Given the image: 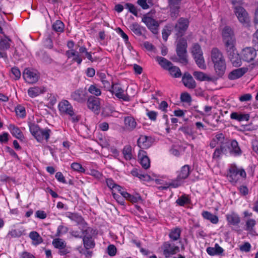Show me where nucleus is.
I'll return each instance as SVG.
<instances>
[{"instance_id": "nucleus-15", "label": "nucleus", "mask_w": 258, "mask_h": 258, "mask_svg": "<svg viewBox=\"0 0 258 258\" xmlns=\"http://www.w3.org/2000/svg\"><path fill=\"white\" fill-rule=\"evenodd\" d=\"M256 56V50L252 47H246L241 51V57L245 61L249 62L253 60Z\"/></svg>"}, {"instance_id": "nucleus-31", "label": "nucleus", "mask_w": 258, "mask_h": 258, "mask_svg": "<svg viewBox=\"0 0 258 258\" xmlns=\"http://www.w3.org/2000/svg\"><path fill=\"white\" fill-rule=\"evenodd\" d=\"M79 53L81 54L83 59H85L86 57L92 62L96 61L98 60L97 57H92V52L88 51L87 49L85 46H82L79 48Z\"/></svg>"}, {"instance_id": "nucleus-40", "label": "nucleus", "mask_w": 258, "mask_h": 258, "mask_svg": "<svg viewBox=\"0 0 258 258\" xmlns=\"http://www.w3.org/2000/svg\"><path fill=\"white\" fill-rule=\"evenodd\" d=\"M193 76L197 80L200 81H212V78L211 77H209L205 73L202 72L195 71L193 73Z\"/></svg>"}, {"instance_id": "nucleus-24", "label": "nucleus", "mask_w": 258, "mask_h": 258, "mask_svg": "<svg viewBox=\"0 0 258 258\" xmlns=\"http://www.w3.org/2000/svg\"><path fill=\"white\" fill-rule=\"evenodd\" d=\"M247 68H245L235 69L229 73L228 78L231 80L237 79L243 76L247 72Z\"/></svg>"}, {"instance_id": "nucleus-63", "label": "nucleus", "mask_w": 258, "mask_h": 258, "mask_svg": "<svg viewBox=\"0 0 258 258\" xmlns=\"http://www.w3.org/2000/svg\"><path fill=\"white\" fill-rule=\"evenodd\" d=\"M68 115L71 117V119L73 122H78L81 119V115L75 113L74 109L73 110V112H71V113L69 114Z\"/></svg>"}, {"instance_id": "nucleus-52", "label": "nucleus", "mask_w": 258, "mask_h": 258, "mask_svg": "<svg viewBox=\"0 0 258 258\" xmlns=\"http://www.w3.org/2000/svg\"><path fill=\"white\" fill-rule=\"evenodd\" d=\"M47 100L48 105L52 106H53L57 101V95L52 93H47Z\"/></svg>"}, {"instance_id": "nucleus-57", "label": "nucleus", "mask_w": 258, "mask_h": 258, "mask_svg": "<svg viewBox=\"0 0 258 258\" xmlns=\"http://www.w3.org/2000/svg\"><path fill=\"white\" fill-rule=\"evenodd\" d=\"M107 253L110 256H113L116 255L117 252V249L115 245L113 244H110L107 248Z\"/></svg>"}, {"instance_id": "nucleus-20", "label": "nucleus", "mask_w": 258, "mask_h": 258, "mask_svg": "<svg viewBox=\"0 0 258 258\" xmlns=\"http://www.w3.org/2000/svg\"><path fill=\"white\" fill-rule=\"evenodd\" d=\"M65 54L68 58H72V61L76 62L78 64L82 62L83 58L79 51H77L76 49L68 50L66 51Z\"/></svg>"}, {"instance_id": "nucleus-44", "label": "nucleus", "mask_w": 258, "mask_h": 258, "mask_svg": "<svg viewBox=\"0 0 258 258\" xmlns=\"http://www.w3.org/2000/svg\"><path fill=\"white\" fill-rule=\"evenodd\" d=\"M181 230L179 228L172 229L169 233L170 238L173 240H177L180 237Z\"/></svg>"}, {"instance_id": "nucleus-46", "label": "nucleus", "mask_w": 258, "mask_h": 258, "mask_svg": "<svg viewBox=\"0 0 258 258\" xmlns=\"http://www.w3.org/2000/svg\"><path fill=\"white\" fill-rule=\"evenodd\" d=\"M52 29L57 32H62L64 30V24L60 20H56L52 26Z\"/></svg>"}, {"instance_id": "nucleus-55", "label": "nucleus", "mask_w": 258, "mask_h": 258, "mask_svg": "<svg viewBox=\"0 0 258 258\" xmlns=\"http://www.w3.org/2000/svg\"><path fill=\"white\" fill-rule=\"evenodd\" d=\"M22 235V232L20 231L14 229L10 231L7 235V238L10 239L11 238H16L20 237Z\"/></svg>"}, {"instance_id": "nucleus-42", "label": "nucleus", "mask_w": 258, "mask_h": 258, "mask_svg": "<svg viewBox=\"0 0 258 258\" xmlns=\"http://www.w3.org/2000/svg\"><path fill=\"white\" fill-rule=\"evenodd\" d=\"M230 145L232 148L231 152L237 156L240 155L242 154V151L239 146L238 142L235 140H232Z\"/></svg>"}, {"instance_id": "nucleus-22", "label": "nucleus", "mask_w": 258, "mask_h": 258, "mask_svg": "<svg viewBox=\"0 0 258 258\" xmlns=\"http://www.w3.org/2000/svg\"><path fill=\"white\" fill-rule=\"evenodd\" d=\"M138 158L140 160V164L145 169H147L150 167V160L147 155V153L143 150H140Z\"/></svg>"}, {"instance_id": "nucleus-61", "label": "nucleus", "mask_w": 258, "mask_h": 258, "mask_svg": "<svg viewBox=\"0 0 258 258\" xmlns=\"http://www.w3.org/2000/svg\"><path fill=\"white\" fill-rule=\"evenodd\" d=\"M68 230L69 229L68 227L62 225H59L57 228L56 236H60L61 234L66 233Z\"/></svg>"}, {"instance_id": "nucleus-58", "label": "nucleus", "mask_w": 258, "mask_h": 258, "mask_svg": "<svg viewBox=\"0 0 258 258\" xmlns=\"http://www.w3.org/2000/svg\"><path fill=\"white\" fill-rule=\"evenodd\" d=\"M71 168L74 171H78L81 173L85 172V169L82 167V165L78 163H73L71 164Z\"/></svg>"}, {"instance_id": "nucleus-12", "label": "nucleus", "mask_w": 258, "mask_h": 258, "mask_svg": "<svg viewBox=\"0 0 258 258\" xmlns=\"http://www.w3.org/2000/svg\"><path fill=\"white\" fill-rule=\"evenodd\" d=\"M71 97L75 101L84 103L88 98V93L86 90L79 89L72 93Z\"/></svg>"}, {"instance_id": "nucleus-25", "label": "nucleus", "mask_w": 258, "mask_h": 258, "mask_svg": "<svg viewBox=\"0 0 258 258\" xmlns=\"http://www.w3.org/2000/svg\"><path fill=\"white\" fill-rule=\"evenodd\" d=\"M124 122L125 128L129 131H133L137 125L135 119L131 116L124 117Z\"/></svg>"}, {"instance_id": "nucleus-37", "label": "nucleus", "mask_w": 258, "mask_h": 258, "mask_svg": "<svg viewBox=\"0 0 258 258\" xmlns=\"http://www.w3.org/2000/svg\"><path fill=\"white\" fill-rule=\"evenodd\" d=\"M202 216L205 219L209 220L213 224H217L219 221L218 217L208 211H203Z\"/></svg>"}, {"instance_id": "nucleus-43", "label": "nucleus", "mask_w": 258, "mask_h": 258, "mask_svg": "<svg viewBox=\"0 0 258 258\" xmlns=\"http://www.w3.org/2000/svg\"><path fill=\"white\" fill-rule=\"evenodd\" d=\"M176 203L180 206H184L185 205L190 203V199L186 195H182L176 200Z\"/></svg>"}, {"instance_id": "nucleus-6", "label": "nucleus", "mask_w": 258, "mask_h": 258, "mask_svg": "<svg viewBox=\"0 0 258 258\" xmlns=\"http://www.w3.org/2000/svg\"><path fill=\"white\" fill-rule=\"evenodd\" d=\"M187 44L186 40L184 38H180L177 43L176 51L179 57L178 61L183 64H187L188 60L187 59Z\"/></svg>"}, {"instance_id": "nucleus-60", "label": "nucleus", "mask_w": 258, "mask_h": 258, "mask_svg": "<svg viewBox=\"0 0 258 258\" xmlns=\"http://www.w3.org/2000/svg\"><path fill=\"white\" fill-rule=\"evenodd\" d=\"M180 100L182 102L189 103L191 101V97L189 93H182L180 95Z\"/></svg>"}, {"instance_id": "nucleus-3", "label": "nucleus", "mask_w": 258, "mask_h": 258, "mask_svg": "<svg viewBox=\"0 0 258 258\" xmlns=\"http://www.w3.org/2000/svg\"><path fill=\"white\" fill-rule=\"evenodd\" d=\"M29 127L30 133L38 142H42L43 140L48 141L51 132L50 129L41 128L38 124L34 123H30Z\"/></svg>"}, {"instance_id": "nucleus-30", "label": "nucleus", "mask_w": 258, "mask_h": 258, "mask_svg": "<svg viewBox=\"0 0 258 258\" xmlns=\"http://www.w3.org/2000/svg\"><path fill=\"white\" fill-rule=\"evenodd\" d=\"M180 4H168L169 15L173 20H175L179 16Z\"/></svg>"}, {"instance_id": "nucleus-59", "label": "nucleus", "mask_w": 258, "mask_h": 258, "mask_svg": "<svg viewBox=\"0 0 258 258\" xmlns=\"http://www.w3.org/2000/svg\"><path fill=\"white\" fill-rule=\"evenodd\" d=\"M16 113L20 117H24L26 116L25 109L24 107L18 106L16 108Z\"/></svg>"}, {"instance_id": "nucleus-1", "label": "nucleus", "mask_w": 258, "mask_h": 258, "mask_svg": "<svg viewBox=\"0 0 258 258\" xmlns=\"http://www.w3.org/2000/svg\"><path fill=\"white\" fill-rule=\"evenodd\" d=\"M221 36L226 54L232 65L235 67L240 66L241 59L236 48V39L233 30L230 26H225Z\"/></svg>"}, {"instance_id": "nucleus-35", "label": "nucleus", "mask_w": 258, "mask_h": 258, "mask_svg": "<svg viewBox=\"0 0 258 258\" xmlns=\"http://www.w3.org/2000/svg\"><path fill=\"white\" fill-rule=\"evenodd\" d=\"M230 118L232 119L236 120L238 121L242 120L248 121L249 119V115L248 114H242L236 112H233L230 114Z\"/></svg>"}, {"instance_id": "nucleus-7", "label": "nucleus", "mask_w": 258, "mask_h": 258, "mask_svg": "<svg viewBox=\"0 0 258 258\" xmlns=\"http://www.w3.org/2000/svg\"><path fill=\"white\" fill-rule=\"evenodd\" d=\"M233 11L239 22L245 26H249L250 17L246 10L241 6H235Z\"/></svg>"}, {"instance_id": "nucleus-5", "label": "nucleus", "mask_w": 258, "mask_h": 258, "mask_svg": "<svg viewBox=\"0 0 258 258\" xmlns=\"http://www.w3.org/2000/svg\"><path fill=\"white\" fill-rule=\"evenodd\" d=\"M191 172L190 167L188 165H185L181 167L180 170L177 171V176L176 179L172 180L169 182V186L173 188H176L181 186L185 179L187 178Z\"/></svg>"}, {"instance_id": "nucleus-27", "label": "nucleus", "mask_w": 258, "mask_h": 258, "mask_svg": "<svg viewBox=\"0 0 258 258\" xmlns=\"http://www.w3.org/2000/svg\"><path fill=\"white\" fill-rule=\"evenodd\" d=\"M45 92L43 87L34 86L30 87L28 90V94L31 98H34Z\"/></svg>"}, {"instance_id": "nucleus-28", "label": "nucleus", "mask_w": 258, "mask_h": 258, "mask_svg": "<svg viewBox=\"0 0 258 258\" xmlns=\"http://www.w3.org/2000/svg\"><path fill=\"white\" fill-rule=\"evenodd\" d=\"M226 220L228 223L230 225L236 226L238 225L240 222V217L235 213L227 214L226 215Z\"/></svg>"}, {"instance_id": "nucleus-36", "label": "nucleus", "mask_w": 258, "mask_h": 258, "mask_svg": "<svg viewBox=\"0 0 258 258\" xmlns=\"http://www.w3.org/2000/svg\"><path fill=\"white\" fill-rule=\"evenodd\" d=\"M130 30L137 36H141L143 35L142 31L144 28L137 22L131 24L129 26Z\"/></svg>"}, {"instance_id": "nucleus-33", "label": "nucleus", "mask_w": 258, "mask_h": 258, "mask_svg": "<svg viewBox=\"0 0 258 258\" xmlns=\"http://www.w3.org/2000/svg\"><path fill=\"white\" fill-rule=\"evenodd\" d=\"M68 217L71 220L76 222L78 225L84 226L87 225L82 216L77 213H69Z\"/></svg>"}, {"instance_id": "nucleus-53", "label": "nucleus", "mask_w": 258, "mask_h": 258, "mask_svg": "<svg viewBox=\"0 0 258 258\" xmlns=\"http://www.w3.org/2000/svg\"><path fill=\"white\" fill-rule=\"evenodd\" d=\"M196 62L198 66L202 69H206V66L205 63L203 55L194 57Z\"/></svg>"}, {"instance_id": "nucleus-14", "label": "nucleus", "mask_w": 258, "mask_h": 258, "mask_svg": "<svg viewBox=\"0 0 258 258\" xmlns=\"http://www.w3.org/2000/svg\"><path fill=\"white\" fill-rule=\"evenodd\" d=\"M11 39L4 35V37L0 36V58H7L6 50L10 47Z\"/></svg>"}, {"instance_id": "nucleus-49", "label": "nucleus", "mask_w": 258, "mask_h": 258, "mask_svg": "<svg viewBox=\"0 0 258 258\" xmlns=\"http://www.w3.org/2000/svg\"><path fill=\"white\" fill-rule=\"evenodd\" d=\"M131 174L133 176L138 177L141 180H143L144 181L147 180L148 178L150 177L147 174H142L137 169H134L131 171Z\"/></svg>"}, {"instance_id": "nucleus-8", "label": "nucleus", "mask_w": 258, "mask_h": 258, "mask_svg": "<svg viewBox=\"0 0 258 258\" xmlns=\"http://www.w3.org/2000/svg\"><path fill=\"white\" fill-rule=\"evenodd\" d=\"M107 90L119 99H121L124 101H130L131 100L130 97L128 95L124 94L123 89L117 83H112L110 85V88Z\"/></svg>"}, {"instance_id": "nucleus-39", "label": "nucleus", "mask_w": 258, "mask_h": 258, "mask_svg": "<svg viewBox=\"0 0 258 258\" xmlns=\"http://www.w3.org/2000/svg\"><path fill=\"white\" fill-rule=\"evenodd\" d=\"M156 60L164 69L166 70H167L172 65V63L170 61L161 56H157L156 57Z\"/></svg>"}, {"instance_id": "nucleus-54", "label": "nucleus", "mask_w": 258, "mask_h": 258, "mask_svg": "<svg viewBox=\"0 0 258 258\" xmlns=\"http://www.w3.org/2000/svg\"><path fill=\"white\" fill-rule=\"evenodd\" d=\"M11 78L15 80H19L21 77V72L17 67H14L11 69Z\"/></svg>"}, {"instance_id": "nucleus-18", "label": "nucleus", "mask_w": 258, "mask_h": 258, "mask_svg": "<svg viewBox=\"0 0 258 258\" xmlns=\"http://www.w3.org/2000/svg\"><path fill=\"white\" fill-rule=\"evenodd\" d=\"M88 107L94 112L100 110V99L94 96H90L87 98Z\"/></svg>"}, {"instance_id": "nucleus-34", "label": "nucleus", "mask_w": 258, "mask_h": 258, "mask_svg": "<svg viewBox=\"0 0 258 258\" xmlns=\"http://www.w3.org/2000/svg\"><path fill=\"white\" fill-rule=\"evenodd\" d=\"M206 251L209 255H215L222 253L223 249L217 243H216L215 247H209L207 248Z\"/></svg>"}, {"instance_id": "nucleus-32", "label": "nucleus", "mask_w": 258, "mask_h": 258, "mask_svg": "<svg viewBox=\"0 0 258 258\" xmlns=\"http://www.w3.org/2000/svg\"><path fill=\"white\" fill-rule=\"evenodd\" d=\"M121 195L123 198L132 203H136L142 201V198L139 194H136L135 195H132L126 191H122L121 192Z\"/></svg>"}, {"instance_id": "nucleus-4", "label": "nucleus", "mask_w": 258, "mask_h": 258, "mask_svg": "<svg viewBox=\"0 0 258 258\" xmlns=\"http://www.w3.org/2000/svg\"><path fill=\"white\" fill-rule=\"evenodd\" d=\"M227 176L228 181L234 185L239 181L240 177L245 179L246 173L244 169L238 168L235 164H231L228 169Z\"/></svg>"}, {"instance_id": "nucleus-2", "label": "nucleus", "mask_w": 258, "mask_h": 258, "mask_svg": "<svg viewBox=\"0 0 258 258\" xmlns=\"http://www.w3.org/2000/svg\"><path fill=\"white\" fill-rule=\"evenodd\" d=\"M211 57L217 75L220 77H222L226 68V61L223 53L217 47H214L211 50Z\"/></svg>"}, {"instance_id": "nucleus-9", "label": "nucleus", "mask_w": 258, "mask_h": 258, "mask_svg": "<svg viewBox=\"0 0 258 258\" xmlns=\"http://www.w3.org/2000/svg\"><path fill=\"white\" fill-rule=\"evenodd\" d=\"M142 21L153 34H158L159 27L158 21L153 19L148 14L143 16Z\"/></svg>"}, {"instance_id": "nucleus-50", "label": "nucleus", "mask_w": 258, "mask_h": 258, "mask_svg": "<svg viewBox=\"0 0 258 258\" xmlns=\"http://www.w3.org/2000/svg\"><path fill=\"white\" fill-rule=\"evenodd\" d=\"M88 91L90 93L96 96H99L101 94V91L98 88L96 85H91L88 88Z\"/></svg>"}, {"instance_id": "nucleus-21", "label": "nucleus", "mask_w": 258, "mask_h": 258, "mask_svg": "<svg viewBox=\"0 0 258 258\" xmlns=\"http://www.w3.org/2000/svg\"><path fill=\"white\" fill-rule=\"evenodd\" d=\"M83 235V242L91 241V240L95 238L98 234V231L91 227H87L86 229L82 231Z\"/></svg>"}, {"instance_id": "nucleus-26", "label": "nucleus", "mask_w": 258, "mask_h": 258, "mask_svg": "<svg viewBox=\"0 0 258 258\" xmlns=\"http://www.w3.org/2000/svg\"><path fill=\"white\" fill-rule=\"evenodd\" d=\"M12 135L17 139L23 141L24 139V136L21 130L13 124H10L8 127Z\"/></svg>"}, {"instance_id": "nucleus-41", "label": "nucleus", "mask_w": 258, "mask_h": 258, "mask_svg": "<svg viewBox=\"0 0 258 258\" xmlns=\"http://www.w3.org/2000/svg\"><path fill=\"white\" fill-rule=\"evenodd\" d=\"M170 75L174 78H179L181 76L182 74L180 69L173 64L170 66L167 70Z\"/></svg>"}, {"instance_id": "nucleus-38", "label": "nucleus", "mask_w": 258, "mask_h": 258, "mask_svg": "<svg viewBox=\"0 0 258 258\" xmlns=\"http://www.w3.org/2000/svg\"><path fill=\"white\" fill-rule=\"evenodd\" d=\"M97 76L103 85V87L106 89H109L110 87V82L107 78L106 75L103 72H97Z\"/></svg>"}, {"instance_id": "nucleus-51", "label": "nucleus", "mask_w": 258, "mask_h": 258, "mask_svg": "<svg viewBox=\"0 0 258 258\" xmlns=\"http://www.w3.org/2000/svg\"><path fill=\"white\" fill-rule=\"evenodd\" d=\"M29 237L34 242H42L43 239L40 234L36 231H32L29 234Z\"/></svg>"}, {"instance_id": "nucleus-64", "label": "nucleus", "mask_w": 258, "mask_h": 258, "mask_svg": "<svg viewBox=\"0 0 258 258\" xmlns=\"http://www.w3.org/2000/svg\"><path fill=\"white\" fill-rule=\"evenodd\" d=\"M146 110L147 112V115L149 118L152 121H155L157 119L158 113L155 111H150L148 109H147Z\"/></svg>"}, {"instance_id": "nucleus-29", "label": "nucleus", "mask_w": 258, "mask_h": 258, "mask_svg": "<svg viewBox=\"0 0 258 258\" xmlns=\"http://www.w3.org/2000/svg\"><path fill=\"white\" fill-rule=\"evenodd\" d=\"M256 221L253 219H248L245 221V230L248 232V234L254 235L256 232L254 227L256 225Z\"/></svg>"}, {"instance_id": "nucleus-48", "label": "nucleus", "mask_w": 258, "mask_h": 258, "mask_svg": "<svg viewBox=\"0 0 258 258\" xmlns=\"http://www.w3.org/2000/svg\"><path fill=\"white\" fill-rule=\"evenodd\" d=\"M225 150V147L221 145L219 147L217 148L213 154V159L215 160H219L220 158L221 155L223 153L224 150Z\"/></svg>"}, {"instance_id": "nucleus-62", "label": "nucleus", "mask_w": 258, "mask_h": 258, "mask_svg": "<svg viewBox=\"0 0 258 258\" xmlns=\"http://www.w3.org/2000/svg\"><path fill=\"white\" fill-rule=\"evenodd\" d=\"M179 130L183 133L185 135L192 136L193 133L191 129L187 125L182 126L179 128Z\"/></svg>"}, {"instance_id": "nucleus-11", "label": "nucleus", "mask_w": 258, "mask_h": 258, "mask_svg": "<svg viewBox=\"0 0 258 258\" xmlns=\"http://www.w3.org/2000/svg\"><path fill=\"white\" fill-rule=\"evenodd\" d=\"M23 77L26 82L33 84L38 81L39 75L36 71L27 68L24 71Z\"/></svg>"}, {"instance_id": "nucleus-19", "label": "nucleus", "mask_w": 258, "mask_h": 258, "mask_svg": "<svg viewBox=\"0 0 258 258\" xmlns=\"http://www.w3.org/2000/svg\"><path fill=\"white\" fill-rule=\"evenodd\" d=\"M182 82L186 87L190 89H195L197 86L196 81L188 73L184 74L182 76Z\"/></svg>"}, {"instance_id": "nucleus-16", "label": "nucleus", "mask_w": 258, "mask_h": 258, "mask_svg": "<svg viewBox=\"0 0 258 258\" xmlns=\"http://www.w3.org/2000/svg\"><path fill=\"white\" fill-rule=\"evenodd\" d=\"M153 139L151 136L140 135L138 141V146L142 149H147L151 147Z\"/></svg>"}, {"instance_id": "nucleus-23", "label": "nucleus", "mask_w": 258, "mask_h": 258, "mask_svg": "<svg viewBox=\"0 0 258 258\" xmlns=\"http://www.w3.org/2000/svg\"><path fill=\"white\" fill-rule=\"evenodd\" d=\"M54 247L58 249V253L63 255L69 253L71 251V247L66 245V243H52Z\"/></svg>"}, {"instance_id": "nucleus-13", "label": "nucleus", "mask_w": 258, "mask_h": 258, "mask_svg": "<svg viewBox=\"0 0 258 258\" xmlns=\"http://www.w3.org/2000/svg\"><path fill=\"white\" fill-rule=\"evenodd\" d=\"M161 248L163 250V254L166 258H169L171 255L175 254L179 251L178 246L175 245L173 243H165Z\"/></svg>"}, {"instance_id": "nucleus-56", "label": "nucleus", "mask_w": 258, "mask_h": 258, "mask_svg": "<svg viewBox=\"0 0 258 258\" xmlns=\"http://www.w3.org/2000/svg\"><path fill=\"white\" fill-rule=\"evenodd\" d=\"M125 8L128 9V11L136 16L138 15V11L136 7L132 4L126 3L125 5Z\"/></svg>"}, {"instance_id": "nucleus-10", "label": "nucleus", "mask_w": 258, "mask_h": 258, "mask_svg": "<svg viewBox=\"0 0 258 258\" xmlns=\"http://www.w3.org/2000/svg\"><path fill=\"white\" fill-rule=\"evenodd\" d=\"M189 23L188 19L185 18L181 17L178 20L174 27L178 37H182L184 35L188 27Z\"/></svg>"}, {"instance_id": "nucleus-45", "label": "nucleus", "mask_w": 258, "mask_h": 258, "mask_svg": "<svg viewBox=\"0 0 258 258\" xmlns=\"http://www.w3.org/2000/svg\"><path fill=\"white\" fill-rule=\"evenodd\" d=\"M191 53L194 57L203 55L201 47L198 43L194 44L192 47Z\"/></svg>"}, {"instance_id": "nucleus-47", "label": "nucleus", "mask_w": 258, "mask_h": 258, "mask_svg": "<svg viewBox=\"0 0 258 258\" xmlns=\"http://www.w3.org/2000/svg\"><path fill=\"white\" fill-rule=\"evenodd\" d=\"M122 154L126 160H131L132 158L131 146L130 145L125 146L122 150Z\"/></svg>"}, {"instance_id": "nucleus-17", "label": "nucleus", "mask_w": 258, "mask_h": 258, "mask_svg": "<svg viewBox=\"0 0 258 258\" xmlns=\"http://www.w3.org/2000/svg\"><path fill=\"white\" fill-rule=\"evenodd\" d=\"M58 110L61 114H64L68 115L71 112H73L74 109L72 104L69 102V101L63 99L62 100L58 105Z\"/></svg>"}]
</instances>
